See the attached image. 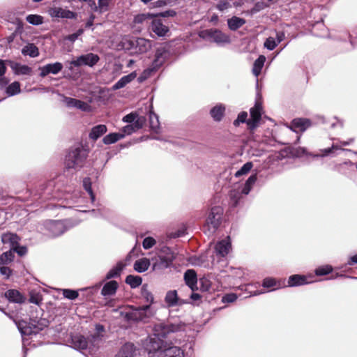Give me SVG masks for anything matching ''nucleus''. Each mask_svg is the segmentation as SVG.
Masks as SVG:
<instances>
[{
	"mask_svg": "<svg viewBox=\"0 0 357 357\" xmlns=\"http://www.w3.org/2000/svg\"><path fill=\"white\" fill-rule=\"evenodd\" d=\"M111 0H98V6L100 11H106Z\"/></svg>",
	"mask_w": 357,
	"mask_h": 357,
	"instance_id": "nucleus-61",
	"label": "nucleus"
},
{
	"mask_svg": "<svg viewBox=\"0 0 357 357\" xmlns=\"http://www.w3.org/2000/svg\"><path fill=\"white\" fill-rule=\"evenodd\" d=\"M136 118L137 115L131 113L125 116L123 119V121L127 123H133Z\"/></svg>",
	"mask_w": 357,
	"mask_h": 357,
	"instance_id": "nucleus-64",
	"label": "nucleus"
},
{
	"mask_svg": "<svg viewBox=\"0 0 357 357\" xmlns=\"http://www.w3.org/2000/svg\"><path fill=\"white\" fill-rule=\"evenodd\" d=\"M123 267H124V265L122 263H121V262L118 263L115 267H114L112 269H111L107 273V274L106 275V278L110 279L112 278L118 277L119 275H120V273H121V271L123 270Z\"/></svg>",
	"mask_w": 357,
	"mask_h": 357,
	"instance_id": "nucleus-39",
	"label": "nucleus"
},
{
	"mask_svg": "<svg viewBox=\"0 0 357 357\" xmlns=\"http://www.w3.org/2000/svg\"><path fill=\"white\" fill-rule=\"evenodd\" d=\"M86 158L85 151L79 148L71 149L66 157V167L68 169H76L82 167Z\"/></svg>",
	"mask_w": 357,
	"mask_h": 357,
	"instance_id": "nucleus-4",
	"label": "nucleus"
},
{
	"mask_svg": "<svg viewBox=\"0 0 357 357\" xmlns=\"http://www.w3.org/2000/svg\"><path fill=\"white\" fill-rule=\"evenodd\" d=\"M0 273L1 274L6 275V278H8L12 273V271L7 266H1L0 267Z\"/></svg>",
	"mask_w": 357,
	"mask_h": 357,
	"instance_id": "nucleus-63",
	"label": "nucleus"
},
{
	"mask_svg": "<svg viewBox=\"0 0 357 357\" xmlns=\"http://www.w3.org/2000/svg\"><path fill=\"white\" fill-rule=\"evenodd\" d=\"M166 53V50L163 47L158 48L156 50L155 59V62L156 63V65L161 64L162 63Z\"/></svg>",
	"mask_w": 357,
	"mask_h": 357,
	"instance_id": "nucleus-46",
	"label": "nucleus"
},
{
	"mask_svg": "<svg viewBox=\"0 0 357 357\" xmlns=\"http://www.w3.org/2000/svg\"><path fill=\"white\" fill-rule=\"evenodd\" d=\"M248 117V114L246 112H241L236 120L234 121V124L235 126H238L239 123H244L246 121Z\"/></svg>",
	"mask_w": 357,
	"mask_h": 357,
	"instance_id": "nucleus-56",
	"label": "nucleus"
},
{
	"mask_svg": "<svg viewBox=\"0 0 357 357\" xmlns=\"http://www.w3.org/2000/svg\"><path fill=\"white\" fill-rule=\"evenodd\" d=\"M69 342L71 344L70 347L77 351L86 349L88 344L90 343L89 339L86 340L84 335L80 334L71 335Z\"/></svg>",
	"mask_w": 357,
	"mask_h": 357,
	"instance_id": "nucleus-9",
	"label": "nucleus"
},
{
	"mask_svg": "<svg viewBox=\"0 0 357 357\" xmlns=\"http://www.w3.org/2000/svg\"><path fill=\"white\" fill-rule=\"evenodd\" d=\"M83 32H84L83 29H80L76 33L66 36V39H67L71 42H74L79 36H81L83 33Z\"/></svg>",
	"mask_w": 357,
	"mask_h": 357,
	"instance_id": "nucleus-58",
	"label": "nucleus"
},
{
	"mask_svg": "<svg viewBox=\"0 0 357 357\" xmlns=\"http://www.w3.org/2000/svg\"><path fill=\"white\" fill-rule=\"evenodd\" d=\"M145 118L143 116L137 117L134 121L132 125H134V127L136 130L142 128L145 123Z\"/></svg>",
	"mask_w": 357,
	"mask_h": 357,
	"instance_id": "nucleus-53",
	"label": "nucleus"
},
{
	"mask_svg": "<svg viewBox=\"0 0 357 357\" xmlns=\"http://www.w3.org/2000/svg\"><path fill=\"white\" fill-rule=\"evenodd\" d=\"M156 243L155 240L152 237H146L142 243L143 248L146 250L152 248Z\"/></svg>",
	"mask_w": 357,
	"mask_h": 357,
	"instance_id": "nucleus-52",
	"label": "nucleus"
},
{
	"mask_svg": "<svg viewBox=\"0 0 357 357\" xmlns=\"http://www.w3.org/2000/svg\"><path fill=\"white\" fill-rule=\"evenodd\" d=\"M11 67L17 75H29L31 72V68L25 65L14 63Z\"/></svg>",
	"mask_w": 357,
	"mask_h": 357,
	"instance_id": "nucleus-33",
	"label": "nucleus"
},
{
	"mask_svg": "<svg viewBox=\"0 0 357 357\" xmlns=\"http://www.w3.org/2000/svg\"><path fill=\"white\" fill-rule=\"evenodd\" d=\"M165 301L169 306L176 305L178 302L176 291H168L165 296Z\"/></svg>",
	"mask_w": 357,
	"mask_h": 357,
	"instance_id": "nucleus-35",
	"label": "nucleus"
},
{
	"mask_svg": "<svg viewBox=\"0 0 357 357\" xmlns=\"http://www.w3.org/2000/svg\"><path fill=\"white\" fill-rule=\"evenodd\" d=\"M225 112V107L219 105L214 107L211 110V114L215 121H220Z\"/></svg>",
	"mask_w": 357,
	"mask_h": 357,
	"instance_id": "nucleus-40",
	"label": "nucleus"
},
{
	"mask_svg": "<svg viewBox=\"0 0 357 357\" xmlns=\"http://www.w3.org/2000/svg\"><path fill=\"white\" fill-rule=\"evenodd\" d=\"M63 66L59 62H56L54 63L47 64L43 68H41L40 75L42 77H45L50 73L57 74L59 71L61 70Z\"/></svg>",
	"mask_w": 357,
	"mask_h": 357,
	"instance_id": "nucleus-18",
	"label": "nucleus"
},
{
	"mask_svg": "<svg viewBox=\"0 0 357 357\" xmlns=\"http://www.w3.org/2000/svg\"><path fill=\"white\" fill-rule=\"evenodd\" d=\"M149 266L150 260L147 258H142L135 262L134 269L139 273H142L146 271Z\"/></svg>",
	"mask_w": 357,
	"mask_h": 357,
	"instance_id": "nucleus-27",
	"label": "nucleus"
},
{
	"mask_svg": "<svg viewBox=\"0 0 357 357\" xmlns=\"http://www.w3.org/2000/svg\"><path fill=\"white\" fill-rule=\"evenodd\" d=\"M47 227L53 236L61 235L65 230L64 225L61 221H52L48 224Z\"/></svg>",
	"mask_w": 357,
	"mask_h": 357,
	"instance_id": "nucleus-22",
	"label": "nucleus"
},
{
	"mask_svg": "<svg viewBox=\"0 0 357 357\" xmlns=\"http://www.w3.org/2000/svg\"><path fill=\"white\" fill-rule=\"evenodd\" d=\"M14 254L12 248L0 255V264H8L13 261Z\"/></svg>",
	"mask_w": 357,
	"mask_h": 357,
	"instance_id": "nucleus-38",
	"label": "nucleus"
},
{
	"mask_svg": "<svg viewBox=\"0 0 357 357\" xmlns=\"http://www.w3.org/2000/svg\"><path fill=\"white\" fill-rule=\"evenodd\" d=\"M174 257L173 254L167 255L166 257L158 256L155 258H152L153 262V270H161L167 268L169 266Z\"/></svg>",
	"mask_w": 357,
	"mask_h": 357,
	"instance_id": "nucleus-10",
	"label": "nucleus"
},
{
	"mask_svg": "<svg viewBox=\"0 0 357 357\" xmlns=\"http://www.w3.org/2000/svg\"><path fill=\"white\" fill-rule=\"evenodd\" d=\"M306 283V278L299 275H294L289 277L288 280V286H298Z\"/></svg>",
	"mask_w": 357,
	"mask_h": 357,
	"instance_id": "nucleus-31",
	"label": "nucleus"
},
{
	"mask_svg": "<svg viewBox=\"0 0 357 357\" xmlns=\"http://www.w3.org/2000/svg\"><path fill=\"white\" fill-rule=\"evenodd\" d=\"M135 131H136V130L134 127V125L130 124V125H128V126L123 127L121 133L124 134V136H125L126 135H130Z\"/></svg>",
	"mask_w": 357,
	"mask_h": 357,
	"instance_id": "nucleus-59",
	"label": "nucleus"
},
{
	"mask_svg": "<svg viewBox=\"0 0 357 357\" xmlns=\"http://www.w3.org/2000/svg\"><path fill=\"white\" fill-rule=\"evenodd\" d=\"M126 282L130 285L132 288H135L142 284V280L139 276L130 275L126 277Z\"/></svg>",
	"mask_w": 357,
	"mask_h": 357,
	"instance_id": "nucleus-41",
	"label": "nucleus"
},
{
	"mask_svg": "<svg viewBox=\"0 0 357 357\" xmlns=\"http://www.w3.org/2000/svg\"><path fill=\"white\" fill-rule=\"evenodd\" d=\"M237 298V296L235 294H228L224 296L222 298L223 303H233Z\"/></svg>",
	"mask_w": 357,
	"mask_h": 357,
	"instance_id": "nucleus-57",
	"label": "nucleus"
},
{
	"mask_svg": "<svg viewBox=\"0 0 357 357\" xmlns=\"http://www.w3.org/2000/svg\"><path fill=\"white\" fill-rule=\"evenodd\" d=\"M136 48L140 53L147 52L151 48V42L143 38H139L135 40Z\"/></svg>",
	"mask_w": 357,
	"mask_h": 357,
	"instance_id": "nucleus-26",
	"label": "nucleus"
},
{
	"mask_svg": "<svg viewBox=\"0 0 357 357\" xmlns=\"http://www.w3.org/2000/svg\"><path fill=\"white\" fill-rule=\"evenodd\" d=\"M151 29L159 37L167 36L169 31L168 26L163 24L160 20H153L151 23Z\"/></svg>",
	"mask_w": 357,
	"mask_h": 357,
	"instance_id": "nucleus-13",
	"label": "nucleus"
},
{
	"mask_svg": "<svg viewBox=\"0 0 357 357\" xmlns=\"http://www.w3.org/2000/svg\"><path fill=\"white\" fill-rule=\"evenodd\" d=\"M153 15L152 14H141L135 17L134 22L135 23H142L147 18L152 17Z\"/></svg>",
	"mask_w": 357,
	"mask_h": 357,
	"instance_id": "nucleus-54",
	"label": "nucleus"
},
{
	"mask_svg": "<svg viewBox=\"0 0 357 357\" xmlns=\"http://www.w3.org/2000/svg\"><path fill=\"white\" fill-rule=\"evenodd\" d=\"M332 268L330 266H325L319 267L316 269L315 273L318 275H324L330 273L332 271Z\"/></svg>",
	"mask_w": 357,
	"mask_h": 357,
	"instance_id": "nucleus-51",
	"label": "nucleus"
},
{
	"mask_svg": "<svg viewBox=\"0 0 357 357\" xmlns=\"http://www.w3.org/2000/svg\"><path fill=\"white\" fill-rule=\"evenodd\" d=\"M13 252H16L20 256H24L27 252V248L25 246H20L18 244L12 248Z\"/></svg>",
	"mask_w": 357,
	"mask_h": 357,
	"instance_id": "nucleus-55",
	"label": "nucleus"
},
{
	"mask_svg": "<svg viewBox=\"0 0 357 357\" xmlns=\"http://www.w3.org/2000/svg\"><path fill=\"white\" fill-rule=\"evenodd\" d=\"M263 287L266 288H272V289H276L280 287V284H278V282L271 278H265L263 281Z\"/></svg>",
	"mask_w": 357,
	"mask_h": 357,
	"instance_id": "nucleus-44",
	"label": "nucleus"
},
{
	"mask_svg": "<svg viewBox=\"0 0 357 357\" xmlns=\"http://www.w3.org/2000/svg\"><path fill=\"white\" fill-rule=\"evenodd\" d=\"M231 248V245L229 236L219 241L215 247L216 254L220 257H225L229 252Z\"/></svg>",
	"mask_w": 357,
	"mask_h": 357,
	"instance_id": "nucleus-14",
	"label": "nucleus"
},
{
	"mask_svg": "<svg viewBox=\"0 0 357 357\" xmlns=\"http://www.w3.org/2000/svg\"><path fill=\"white\" fill-rule=\"evenodd\" d=\"M257 181V176L256 175H252L250 176L248 179L246 181L245 186L243 187L242 190V193L245 195H248L249 192L250 191L252 186L254 185V183Z\"/></svg>",
	"mask_w": 357,
	"mask_h": 357,
	"instance_id": "nucleus-43",
	"label": "nucleus"
},
{
	"mask_svg": "<svg viewBox=\"0 0 357 357\" xmlns=\"http://www.w3.org/2000/svg\"><path fill=\"white\" fill-rule=\"evenodd\" d=\"M305 150L304 148L298 147V148H292L291 151V153L294 156L299 157L304 154Z\"/></svg>",
	"mask_w": 357,
	"mask_h": 357,
	"instance_id": "nucleus-60",
	"label": "nucleus"
},
{
	"mask_svg": "<svg viewBox=\"0 0 357 357\" xmlns=\"http://www.w3.org/2000/svg\"><path fill=\"white\" fill-rule=\"evenodd\" d=\"M118 283L116 281H109L103 286L101 294L105 296H112L116 293Z\"/></svg>",
	"mask_w": 357,
	"mask_h": 357,
	"instance_id": "nucleus-23",
	"label": "nucleus"
},
{
	"mask_svg": "<svg viewBox=\"0 0 357 357\" xmlns=\"http://www.w3.org/2000/svg\"><path fill=\"white\" fill-rule=\"evenodd\" d=\"M137 77V73L135 72H132L128 75L122 77L116 83H115L112 89L114 90H118L123 88L126 84L131 82L134 80Z\"/></svg>",
	"mask_w": 357,
	"mask_h": 357,
	"instance_id": "nucleus-21",
	"label": "nucleus"
},
{
	"mask_svg": "<svg viewBox=\"0 0 357 357\" xmlns=\"http://www.w3.org/2000/svg\"><path fill=\"white\" fill-rule=\"evenodd\" d=\"M184 279L186 284L191 289L192 291H195V289H197V274L194 270H188L184 274Z\"/></svg>",
	"mask_w": 357,
	"mask_h": 357,
	"instance_id": "nucleus-19",
	"label": "nucleus"
},
{
	"mask_svg": "<svg viewBox=\"0 0 357 357\" xmlns=\"http://www.w3.org/2000/svg\"><path fill=\"white\" fill-rule=\"evenodd\" d=\"M26 21L33 25H39L43 23V17L38 15H29Z\"/></svg>",
	"mask_w": 357,
	"mask_h": 357,
	"instance_id": "nucleus-45",
	"label": "nucleus"
},
{
	"mask_svg": "<svg viewBox=\"0 0 357 357\" xmlns=\"http://www.w3.org/2000/svg\"><path fill=\"white\" fill-rule=\"evenodd\" d=\"M43 301V296L41 294L36 290H31L29 292V302L31 303L40 305Z\"/></svg>",
	"mask_w": 357,
	"mask_h": 357,
	"instance_id": "nucleus-34",
	"label": "nucleus"
},
{
	"mask_svg": "<svg viewBox=\"0 0 357 357\" xmlns=\"http://www.w3.org/2000/svg\"><path fill=\"white\" fill-rule=\"evenodd\" d=\"M124 137V134L121 132H113L110 133L102 139V142L105 144H111L116 142L117 141L123 139Z\"/></svg>",
	"mask_w": 357,
	"mask_h": 357,
	"instance_id": "nucleus-28",
	"label": "nucleus"
},
{
	"mask_svg": "<svg viewBox=\"0 0 357 357\" xmlns=\"http://www.w3.org/2000/svg\"><path fill=\"white\" fill-rule=\"evenodd\" d=\"M252 167V162H246L243 165V167L236 172L235 176L236 177L241 176L243 174H245L250 172V170Z\"/></svg>",
	"mask_w": 357,
	"mask_h": 357,
	"instance_id": "nucleus-48",
	"label": "nucleus"
},
{
	"mask_svg": "<svg viewBox=\"0 0 357 357\" xmlns=\"http://www.w3.org/2000/svg\"><path fill=\"white\" fill-rule=\"evenodd\" d=\"M222 213L223 210L220 206H214L211 209L204 227L206 233L209 235L215 233L220 226Z\"/></svg>",
	"mask_w": 357,
	"mask_h": 357,
	"instance_id": "nucleus-3",
	"label": "nucleus"
},
{
	"mask_svg": "<svg viewBox=\"0 0 357 357\" xmlns=\"http://www.w3.org/2000/svg\"><path fill=\"white\" fill-rule=\"evenodd\" d=\"M149 121L151 128L153 130L157 132L160 126V122L158 115L152 111H150L149 112Z\"/></svg>",
	"mask_w": 357,
	"mask_h": 357,
	"instance_id": "nucleus-42",
	"label": "nucleus"
},
{
	"mask_svg": "<svg viewBox=\"0 0 357 357\" xmlns=\"http://www.w3.org/2000/svg\"><path fill=\"white\" fill-rule=\"evenodd\" d=\"M183 330L181 324L160 323L153 328V336L149 337L146 350L149 357H184V351L177 343V333Z\"/></svg>",
	"mask_w": 357,
	"mask_h": 357,
	"instance_id": "nucleus-1",
	"label": "nucleus"
},
{
	"mask_svg": "<svg viewBox=\"0 0 357 357\" xmlns=\"http://www.w3.org/2000/svg\"><path fill=\"white\" fill-rule=\"evenodd\" d=\"M62 294L65 298L70 300L75 299L79 295L77 291L68 289H62Z\"/></svg>",
	"mask_w": 357,
	"mask_h": 357,
	"instance_id": "nucleus-49",
	"label": "nucleus"
},
{
	"mask_svg": "<svg viewBox=\"0 0 357 357\" xmlns=\"http://www.w3.org/2000/svg\"><path fill=\"white\" fill-rule=\"evenodd\" d=\"M107 132V127L105 125H98L92 128L90 133L89 138L93 140H97L100 136Z\"/></svg>",
	"mask_w": 357,
	"mask_h": 357,
	"instance_id": "nucleus-24",
	"label": "nucleus"
},
{
	"mask_svg": "<svg viewBox=\"0 0 357 357\" xmlns=\"http://www.w3.org/2000/svg\"><path fill=\"white\" fill-rule=\"evenodd\" d=\"M99 61V56L93 53H89L82 55L77 59L71 61V64L74 66H80L82 65H87L89 66H94Z\"/></svg>",
	"mask_w": 357,
	"mask_h": 357,
	"instance_id": "nucleus-8",
	"label": "nucleus"
},
{
	"mask_svg": "<svg viewBox=\"0 0 357 357\" xmlns=\"http://www.w3.org/2000/svg\"><path fill=\"white\" fill-rule=\"evenodd\" d=\"M5 296L10 301L17 303H23L26 301L24 297L19 291L16 289H9L6 291Z\"/></svg>",
	"mask_w": 357,
	"mask_h": 357,
	"instance_id": "nucleus-17",
	"label": "nucleus"
},
{
	"mask_svg": "<svg viewBox=\"0 0 357 357\" xmlns=\"http://www.w3.org/2000/svg\"><path fill=\"white\" fill-rule=\"evenodd\" d=\"M213 29H207L201 31L199 36L204 39L211 40Z\"/></svg>",
	"mask_w": 357,
	"mask_h": 357,
	"instance_id": "nucleus-62",
	"label": "nucleus"
},
{
	"mask_svg": "<svg viewBox=\"0 0 357 357\" xmlns=\"http://www.w3.org/2000/svg\"><path fill=\"white\" fill-rule=\"evenodd\" d=\"M136 347L132 342H126L122 345L115 357H134L135 355Z\"/></svg>",
	"mask_w": 357,
	"mask_h": 357,
	"instance_id": "nucleus-15",
	"label": "nucleus"
},
{
	"mask_svg": "<svg viewBox=\"0 0 357 357\" xmlns=\"http://www.w3.org/2000/svg\"><path fill=\"white\" fill-rule=\"evenodd\" d=\"M20 84L18 82H14L11 83L6 87V92L9 96H14L15 94L20 93Z\"/></svg>",
	"mask_w": 357,
	"mask_h": 357,
	"instance_id": "nucleus-37",
	"label": "nucleus"
},
{
	"mask_svg": "<svg viewBox=\"0 0 357 357\" xmlns=\"http://www.w3.org/2000/svg\"><path fill=\"white\" fill-rule=\"evenodd\" d=\"M261 105L258 102L250 109V119L246 121L250 129L253 130L258 126V123L261 120Z\"/></svg>",
	"mask_w": 357,
	"mask_h": 357,
	"instance_id": "nucleus-6",
	"label": "nucleus"
},
{
	"mask_svg": "<svg viewBox=\"0 0 357 357\" xmlns=\"http://www.w3.org/2000/svg\"><path fill=\"white\" fill-rule=\"evenodd\" d=\"M105 326L100 324H96L95 325V331L93 333L89 334L88 336V339L91 344L93 347H98L102 342V338L105 336Z\"/></svg>",
	"mask_w": 357,
	"mask_h": 357,
	"instance_id": "nucleus-7",
	"label": "nucleus"
},
{
	"mask_svg": "<svg viewBox=\"0 0 357 357\" xmlns=\"http://www.w3.org/2000/svg\"><path fill=\"white\" fill-rule=\"evenodd\" d=\"M48 13L52 17L73 19L76 17L75 13L60 7L51 8L49 9Z\"/></svg>",
	"mask_w": 357,
	"mask_h": 357,
	"instance_id": "nucleus-11",
	"label": "nucleus"
},
{
	"mask_svg": "<svg viewBox=\"0 0 357 357\" xmlns=\"http://www.w3.org/2000/svg\"><path fill=\"white\" fill-rule=\"evenodd\" d=\"M277 45L278 43L273 37L268 38L264 43V47L269 50H273Z\"/></svg>",
	"mask_w": 357,
	"mask_h": 357,
	"instance_id": "nucleus-50",
	"label": "nucleus"
},
{
	"mask_svg": "<svg viewBox=\"0 0 357 357\" xmlns=\"http://www.w3.org/2000/svg\"><path fill=\"white\" fill-rule=\"evenodd\" d=\"M22 52L23 54L35 57L38 55V49L33 44H29L22 49Z\"/></svg>",
	"mask_w": 357,
	"mask_h": 357,
	"instance_id": "nucleus-36",
	"label": "nucleus"
},
{
	"mask_svg": "<svg viewBox=\"0 0 357 357\" xmlns=\"http://www.w3.org/2000/svg\"><path fill=\"white\" fill-rule=\"evenodd\" d=\"M13 319L15 324L19 332L20 333L23 342L25 341L26 336H30L31 335H36L39 331L43 330L45 327H47L50 321L47 318L38 317L36 316L31 317L29 314H21L22 316L20 319L17 317L18 314H5Z\"/></svg>",
	"mask_w": 357,
	"mask_h": 357,
	"instance_id": "nucleus-2",
	"label": "nucleus"
},
{
	"mask_svg": "<svg viewBox=\"0 0 357 357\" xmlns=\"http://www.w3.org/2000/svg\"><path fill=\"white\" fill-rule=\"evenodd\" d=\"M63 101L68 107H75L84 112H89L91 110V106L88 103L79 100L66 97Z\"/></svg>",
	"mask_w": 357,
	"mask_h": 357,
	"instance_id": "nucleus-12",
	"label": "nucleus"
},
{
	"mask_svg": "<svg viewBox=\"0 0 357 357\" xmlns=\"http://www.w3.org/2000/svg\"><path fill=\"white\" fill-rule=\"evenodd\" d=\"M266 57L263 55L259 56V58L255 61L252 68L253 74L257 77L260 73L262 67L264 66Z\"/></svg>",
	"mask_w": 357,
	"mask_h": 357,
	"instance_id": "nucleus-32",
	"label": "nucleus"
},
{
	"mask_svg": "<svg viewBox=\"0 0 357 357\" xmlns=\"http://www.w3.org/2000/svg\"><path fill=\"white\" fill-rule=\"evenodd\" d=\"M211 40L217 43H227L229 41V38L220 31L213 29Z\"/></svg>",
	"mask_w": 357,
	"mask_h": 357,
	"instance_id": "nucleus-29",
	"label": "nucleus"
},
{
	"mask_svg": "<svg viewBox=\"0 0 357 357\" xmlns=\"http://www.w3.org/2000/svg\"><path fill=\"white\" fill-rule=\"evenodd\" d=\"M211 314H196V316L193 317L192 322L187 324L180 322L179 324L183 325V331L185 330V325H192V329L199 332L211 319Z\"/></svg>",
	"mask_w": 357,
	"mask_h": 357,
	"instance_id": "nucleus-5",
	"label": "nucleus"
},
{
	"mask_svg": "<svg viewBox=\"0 0 357 357\" xmlns=\"http://www.w3.org/2000/svg\"><path fill=\"white\" fill-rule=\"evenodd\" d=\"M124 315V319L130 324L142 321L144 319L149 317L147 314H120Z\"/></svg>",
	"mask_w": 357,
	"mask_h": 357,
	"instance_id": "nucleus-25",
	"label": "nucleus"
},
{
	"mask_svg": "<svg viewBox=\"0 0 357 357\" xmlns=\"http://www.w3.org/2000/svg\"><path fill=\"white\" fill-rule=\"evenodd\" d=\"M245 23V20L238 17H233L228 20L227 24L230 29L236 30Z\"/></svg>",
	"mask_w": 357,
	"mask_h": 357,
	"instance_id": "nucleus-30",
	"label": "nucleus"
},
{
	"mask_svg": "<svg viewBox=\"0 0 357 357\" xmlns=\"http://www.w3.org/2000/svg\"><path fill=\"white\" fill-rule=\"evenodd\" d=\"M310 121L305 119H295L291 123L289 128L294 132L297 130L303 132L310 126Z\"/></svg>",
	"mask_w": 357,
	"mask_h": 357,
	"instance_id": "nucleus-16",
	"label": "nucleus"
},
{
	"mask_svg": "<svg viewBox=\"0 0 357 357\" xmlns=\"http://www.w3.org/2000/svg\"><path fill=\"white\" fill-rule=\"evenodd\" d=\"M1 238L3 244H10L11 248H13L15 245L19 244L20 238L17 234L11 232L3 234Z\"/></svg>",
	"mask_w": 357,
	"mask_h": 357,
	"instance_id": "nucleus-20",
	"label": "nucleus"
},
{
	"mask_svg": "<svg viewBox=\"0 0 357 357\" xmlns=\"http://www.w3.org/2000/svg\"><path fill=\"white\" fill-rule=\"evenodd\" d=\"M83 186H84V189L90 195V197H91V199H92V201H94L95 196H94V194L91 189V179L89 178L86 177L83 180Z\"/></svg>",
	"mask_w": 357,
	"mask_h": 357,
	"instance_id": "nucleus-47",
	"label": "nucleus"
}]
</instances>
